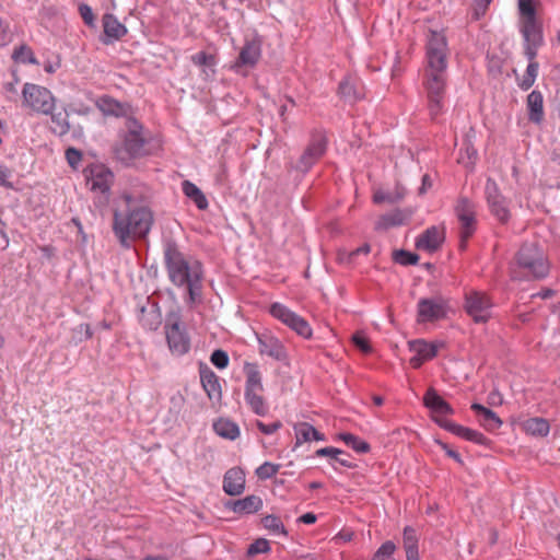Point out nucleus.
I'll return each mask as SVG.
<instances>
[{
    "label": "nucleus",
    "mask_w": 560,
    "mask_h": 560,
    "mask_svg": "<svg viewBox=\"0 0 560 560\" xmlns=\"http://www.w3.org/2000/svg\"><path fill=\"white\" fill-rule=\"evenodd\" d=\"M163 262L170 282L184 291L188 306L202 301L205 270L200 260L185 254L171 236L163 237Z\"/></svg>",
    "instance_id": "obj_1"
},
{
    "label": "nucleus",
    "mask_w": 560,
    "mask_h": 560,
    "mask_svg": "<svg viewBox=\"0 0 560 560\" xmlns=\"http://www.w3.org/2000/svg\"><path fill=\"white\" fill-rule=\"evenodd\" d=\"M127 209L115 210L113 215V232L124 248H130L136 240L145 238L153 224L151 209L132 202L130 196H125Z\"/></svg>",
    "instance_id": "obj_2"
},
{
    "label": "nucleus",
    "mask_w": 560,
    "mask_h": 560,
    "mask_svg": "<svg viewBox=\"0 0 560 560\" xmlns=\"http://www.w3.org/2000/svg\"><path fill=\"white\" fill-rule=\"evenodd\" d=\"M550 265L544 250L537 243L525 242L522 244L511 266L513 280H540L549 275Z\"/></svg>",
    "instance_id": "obj_3"
},
{
    "label": "nucleus",
    "mask_w": 560,
    "mask_h": 560,
    "mask_svg": "<svg viewBox=\"0 0 560 560\" xmlns=\"http://www.w3.org/2000/svg\"><path fill=\"white\" fill-rule=\"evenodd\" d=\"M127 128L122 143L113 148L114 156L125 165H129L133 159L150 154L148 142L141 135L142 125L136 118H129Z\"/></svg>",
    "instance_id": "obj_4"
},
{
    "label": "nucleus",
    "mask_w": 560,
    "mask_h": 560,
    "mask_svg": "<svg viewBox=\"0 0 560 560\" xmlns=\"http://www.w3.org/2000/svg\"><path fill=\"white\" fill-rule=\"evenodd\" d=\"M448 46L445 35L430 31L425 45V57L430 72L445 73L447 68Z\"/></svg>",
    "instance_id": "obj_5"
},
{
    "label": "nucleus",
    "mask_w": 560,
    "mask_h": 560,
    "mask_svg": "<svg viewBox=\"0 0 560 560\" xmlns=\"http://www.w3.org/2000/svg\"><path fill=\"white\" fill-rule=\"evenodd\" d=\"M165 335L172 352L183 355L190 349V340L182 327V315L179 310H172L166 314Z\"/></svg>",
    "instance_id": "obj_6"
},
{
    "label": "nucleus",
    "mask_w": 560,
    "mask_h": 560,
    "mask_svg": "<svg viewBox=\"0 0 560 560\" xmlns=\"http://www.w3.org/2000/svg\"><path fill=\"white\" fill-rule=\"evenodd\" d=\"M455 213L459 222V249L466 250L468 240L477 229L476 205L467 197H460L455 206Z\"/></svg>",
    "instance_id": "obj_7"
},
{
    "label": "nucleus",
    "mask_w": 560,
    "mask_h": 560,
    "mask_svg": "<svg viewBox=\"0 0 560 560\" xmlns=\"http://www.w3.org/2000/svg\"><path fill=\"white\" fill-rule=\"evenodd\" d=\"M491 298L482 291L470 290L464 296V310L476 324H486L491 318Z\"/></svg>",
    "instance_id": "obj_8"
},
{
    "label": "nucleus",
    "mask_w": 560,
    "mask_h": 560,
    "mask_svg": "<svg viewBox=\"0 0 560 560\" xmlns=\"http://www.w3.org/2000/svg\"><path fill=\"white\" fill-rule=\"evenodd\" d=\"M261 57V40L259 38L246 39L235 61L229 69L242 77L248 75V70L257 66Z\"/></svg>",
    "instance_id": "obj_9"
},
{
    "label": "nucleus",
    "mask_w": 560,
    "mask_h": 560,
    "mask_svg": "<svg viewBox=\"0 0 560 560\" xmlns=\"http://www.w3.org/2000/svg\"><path fill=\"white\" fill-rule=\"evenodd\" d=\"M269 313L304 339L312 337L313 330L308 322L282 303L273 302L270 304Z\"/></svg>",
    "instance_id": "obj_10"
},
{
    "label": "nucleus",
    "mask_w": 560,
    "mask_h": 560,
    "mask_svg": "<svg viewBox=\"0 0 560 560\" xmlns=\"http://www.w3.org/2000/svg\"><path fill=\"white\" fill-rule=\"evenodd\" d=\"M448 301L442 295L422 298L417 303V320L433 323L447 316Z\"/></svg>",
    "instance_id": "obj_11"
},
{
    "label": "nucleus",
    "mask_w": 560,
    "mask_h": 560,
    "mask_svg": "<svg viewBox=\"0 0 560 560\" xmlns=\"http://www.w3.org/2000/svg\"><path fill=\"white\" fill-rule=\"evenodd\" d=\"M22 93L25 102L34 110L47 115L55 109V98L47 88L25 83Z\"/></svg>",
    "instance_id": "obj_12"
},
{
    "label": "nucleus",
    "mask_w": 560,
    "mask_h": 560,
    "mask_svg": "<svg viewBox=\"0 0 560 560\" xmlns=\"http://www.w3.org/2000/svg\"><path fill=\"white\" fill-rule=\"evenodd\" d=\"M520 32L524 40V55L527 59H535L538 49L544 45L542 25L539 21L521 22Z\"/></svg>",
    "instance_id": "obj_13"
},
{
    "label": "nucleus",
    "mask_w": 560,
    "mask_h": 560,
    "mask_svg": "<svg viewBox=\"0 0 560 560\" xmlns=\"http://www.w3.org/2000/svg\"><path fill=\"white\" fill-rule=\"evenodd\" d=\"M84 176L92 191L108 194L114 182L113 172L103 164H93L84 168Z\"/></svg>",
    "instance_id": "obj_14"
},
{
    "label": "nucleus",
    "mask_w": 560,
    "mask_h": 560,
    "mask_svg": "<svg viewBox=\"0 0 560 560\" xmlns=\"http://www.w3.org/2000/svg\"><path fill=\"white\" fill-rule=\"evenodd\" d=\"M433 421L442 429L466 440L469 442H474L478 445H486L488 439L479 431L472 430L470 428L457 424L451 420L444 418L434 417Z\"/></svg>",
    "instance_id": "obj_15"
},
{
    "label": "nucleus",
    "mask_w": 560,
    "mask_h": 560,
    "mask_svg": "<svg viewBox=\"0 0 560 560\" xmlns=\"http://www.w3.org/2000/svg\"><path fill=\"white\" fill-rule=\"evenodd\" d=\"M200 382L208 398L213 402H221L222 387L220 377L206 364H199Z\"/></svg>",
    "instance_id": "obj_16"
},
{
    "label": "nucleus",
    "mask_w": 560,
    "mask_h": 560,
    "mask_svg": "<svg viewBox=\"0 0 560 560\" xmlns=\"http://www.w3.org/2000/svg\"><path fill=\"white\" fill-rule=\"evenodd\" d=\"M445 241L444 229L432 225L424 230L415 242L417 249L425 250L428 253L436 252Z\"/></svg>",
    "instance_id": "obj_17"
},
{
    "label": "nucleus",
    "mask_w": 560,
    "mask_h": 560,
    "mask_svg": "<svg viewBox=\"0 0 560 560\" xmlns=\"http://www.w3.org/2000/svg\"><path fill=\"white\" fill-rule=\"evenodd\" d=\"M103 35L100 40L104 45H110L120 40L127 34V27L118 21L113 13H105L102 16Z\"/></svg>",
    "instance_id": "obj_18"
},
{
    "label": "nucleus",
    "mask_w": 560,
    "mask_h": 560,
    "mask_svg": "<svg viewBox=\"0 0 560 560\" xmlns=\"http://www.w3.org/2000/svg\"><path fill=\"white\" fill-rule=\"evenodd\" d=\"M259 353L268 355L277 361H284L288 358L284 345L276 337L262 334L257 336Z\"/></svg>",
    "instance_id": "obj_19"
},
{
    "label": "nucleus",
    "mask_w": 560,
    "mask_h": 560,
    "mask_svg": "<svg viewBox=\"0 0 560 560\" xmlns=\"http://www.w3.org/2000/svg\"><path fill=\"white\" fill-rule=\"evenodd\" d=\"M410 350L415 355L410 359L413 368L418 369L424 361L433 359L438 354L439 346L423 339H416L409 342Z\"/></svg>",
    "instance_id": "obj_20"
},
{
    "label": "nucleus",
    "mask_w": 560,
    "mask_h": 560,
    "mask_svg": "<svg viewBox=\"0 0 560 560\" xmlns=\"http://www.w3.org/2000/svg\"><path fill=\"white\" fill-rule=\"evenodd\" d=\"M262 499L258 495L250 494L238 500H229L224 503V508L238 515L254 514L262 509Z\"/></svg>",
    "instance_id": "obj_21"
},
{
    "label": "nucleus",
    "mask_w": 560,
    "mask_h": 560,
    "mask_svg": "<svg viewBox=\"0 0 560 560\" xmlns=\"http://www.w3.org/2000/svg\"><path fill=\"white\" fill-rule=\"evenodd\" d=\"M423 405L428 408L434 417L442 418L441 416H448L454 413L453 407L439 395V393L430 387L423 396Z\"/></svg>",
    "instance_id": "obj_22"
},
{
    "label": "nucleus",
    "mask_w": 560,
    "mask_h": 560,
    "mask_svg": "<svg viewBox=\"0 0 560 560\" xmlns=\"http://www.w3.org/2000/svg\"><path fill=\"white\" fill-rule=\"evenodd\" d=\"M245 489V472L240 467L229 469L223 477V490L231 497L240 495Z\"/></svg>",
    "instance_id": "obj_23"
},
{
    "label": "nucleus",
    "mask_w": 560,
    "mask_h": 560,
    "mask_svg": "<svg viewBox=\"0 0 560 560\" xmlns=\"http://www.w3.org/2000/svg\"><path fill=\"white\" fill-rule=\"evenodd\" d=\"M527 118L532 124L541 125L545 119L544 95L533 90L526 97Z\"/></svg>",
    "instance_id": "obj_24"
},
{
    "label": "nucleus",
    "mask_w": 560,
    "mask_h": 560,
    "mask_svg": "<svg viewBox=\"0 0 560 560\" xmlns=\"http://www.w3.org/2000/svg\"><path fill=\"white\" fill-rule=\"evenodd\" d=\"M149 307L142 305L140 307L139 323L147 330H156L162 323V315L158 302L148 300Z\"/></svg>",
    "instance_id": "obj_25"
},
{
    "label": "nucleus",
    "mask_w": 560,
    "mask_h": 560,
    "mask_svg": "<svg viewBox=\"0 0 560 560\" xmlns=\"http://www.w3.org/2000/svg\"><path fill=\"white\" fill-rule=\"evenodd\" d=\"M328 147V138L323 129L311 132L310 141L304 151L311 154L317 162L325 155Z\"/></svg>",
    "instance_id": "obj_26"
},
{
    "label": "nucleus",
    "mask_w": 560,
    "mask_h": 560,
    "mask_svg": "<svg viewBox=\"0 0 560 560\" xmlns=\"http://www.w3.org/2000/svg\"><path fill=\"white\" fill-rule=\"evenodd\" d=\"M471 410L476 413L479 419L480 424L488 431H495L502 425V420L500 417L492 411L491 409L485 407L481 404L474 402L471 405Z\"/></svg>",
    "instance_id": "obj_27"
},
{
    "label": "nucleus",
    "mask_w": 560,
    "mask_h": 560,
    "mask_svg": "<svg viewBox=\"0 0 560 560\" xmlns=\"http://www.w3.org/2000/svg\"><path fill=\"white\" fill-rule=\"evenodd\" d=\"M245 374L244 392H264L262 375L259 365L254 362H245L243 366Z\"/></svg>",
    "instance_id": "obj_28"
},
{
    "label": "nucleus",
    "mask_w": 560,
    "mask_h": 560,
    "mask_svg": "<svg viewBox=\"0 0 560 560\" xmlns=\"http://www.w3.org/2000/svg\"><path fill=\"white\" fill-rule=\"evenodd\" d=\"M98 109L106 116L124 117L127 116L130 106L127 103H121L110 96H102L97 101Z\"/></svg>",
    "instance_id": "obj_29"
},
{
    "label": "nucleus",
    "mask_w": 560,
    "mask_h": 560,
    "mask_svg": "<svg viewBox=\"0 0 560 560\" xmlns=\"http://www.w3.org/2000/svg\"><path fill=\"white\" fill-rule=\"evenodd\" d=\"M358 80L353 77H345L338 85V95L341 100L349 104H354L362 98V94L358 89Z\"/></svg>",
    "instance_id": "obj_30"
},
{
    "label": "nucleus",
    "mask_w": 560,
    "mask_h": 560,
    "mask_svg": "<svg viewBox=\"0 0 560 560\" xmlns=\"http://www.w3.org/2000/svg\"><path fill=\"white\" fill-rule=\"evenodd\" d=\"M294 432H295V446L301 445L305 442L311 441H325L326 436L318 430H316L312 424L308 422H299L294 425Z\"/></svg>",
    "instance_id": "obj_31"
},
{
    "label": "nucleus",
    "mask_w": 560,
    "mask_h": 560,
    "mask_svg": "<svg viewBox=\"0 0 560 560\" xmlns=\"http://www.w3.org/2000/svg\"><path fill=\"white\" fill-rule=\"evenodd\" d=\"M413 212L412 208L395 209L381 217L380 225L384 229L402 225L412 217Z\"/></svg>",
    "instance_id": "obj_32"
},
{
    "label": "nucleus",
    "mask_w": 560,
    "mask_h": 560,
    "mask_svg": "<svg viewBox=\"0 0 560 560\" xmlns=\"http://www.w3.org/2000/svg\"><path fill=\"white\" fill-rule=\"evenodd\" d=\"M182 190L184 195L191 200L199 210H206L209 206L208 200L201 189L191 183L190 180L185 179L182 183Z\"/></svg>",
    "instance_id": "obj_33"
},
{
    "label": "nucleus",
    "mask_w": 560,
    "mask_h": 560,
    "mask_svg": "<svg viewBox=\"0 0 560 560\" xmlns=\"http://www.w3.org/2000/svg\"><path fill=\"white\" fill-rule=\"evenodd\" d=\"M195 66L203 67L202 73L205 79L212 78L215 74L217 58L214 55L206 51H199L190 57Z\"/></svg>",
    "instance_id": "obj_34"
},
{
    "label": "nucleus",
    "mask_w": 560,
    "mask_h": 560,
    "mask_svg": "<svg viewBox=\"0 0 560 560\" xmlns=\"http://www.w3.org/2000/svg\"><path fill=\"white\" fill-rule=\"evenodd\" d=\"M261 394L262 392H244V399L256 416L264 417L269 412V406Z\"/></svg>",
    "instance_id": "obj_35"
},
{
    "label": "nucleus",
    "mask_w": 560,
    "mask_h": 560,
    "mask_svg": "<svg viewBox=\"0 0 560 560\" xmlns=\"http://www.w3.org/2000/svg\"><path fill=\"white\" fill-rule=\"evenodd\" d=\"M213 430L219 436L230 441H234L240 436L238 425L230 419L220 418L213 423Z\"/></svg>",
    "instance_id": "obj_36"
},
{
    "label": "nucleus",
    "mask_w": 560,
    "mask_h": 560,
    "mask_svg": "<svg viewBox=\"0 0 560 560\" xmlns=\"http://www.w3.org/2000/svg\"><path fill=\"white\" fill-rule=\"evenodd\" d=\"M428 98L444 97L445 92V77L444 73L429 72L425 82Z\"/></svg>",
    "instance_id": "obj_37"
},
{
    "label": "nucleus",
    "mask_w": 560,
    "mask_h": 560,
    "mask_svg": "<svg viewBox=\"0 0 560 560\" xmlns=\"http://www.w3.org/2000/svg\"><path fill=\"white\" fill-rule=\"evenodd\" d=\"M523 428L526 433L533 436H547L550 431V424L547 419L541 417H534L523 422Z\"/></svg>",
    "instance_id": "obj_38"
},
{
    "label": "nucleus",
    "mask_w": 560,
    "mask_h": 560,
    "mask_svg": "<svg viewBox=\"0 0 560 560\" xmlns=\"http://www.w3.org/2000/svg\"><path fill=\"white\" fill-rule=\"evenodd\" d=\"M60 112H55L52 109L51 113V121L54 124V127H51V131L57 135L58 137L66 136L70 130V124H69V112L66 107L61 108Z\"/></svg>",
    "instance_id": "obj_39"
},
{
    "label": "nucleus",
    "mask_w": 560,
    "mask_h": 560,
    "mask_svg": "<svg viewBox=\"0 0 560 560\" xmlns=\"http://www.w3.org/2000/svg\"><path fill=\"white\" fill-rule=\"evenodd\" d=\"M338 439L359 454H366L371 450V446L368 442L361 440L359 436L352 433L341 432L338 434Z\"/></svg>",
    "instance_id": "obj_40"
},
{
    "label": "nucleus",
    "mask_w": 560,
    "mask_h": 560,
    "mask_svg": "<svg viewBox=\"0 0 560 560\" xmlns=\"http://www.w3.org/2000/svg\"><path fill=\"white\" fill-rule=\"evenodd\" d=\"M527 60L529 62L526 68V72L523 75L522 80H520L517 83L518 88L523 91H527L534 85L536 78L538 75V69H539V65L537 61H535V59H527Z\"/></svg>",
    "instance_id": "obj_41"
},
{
    "label": "nucleus",
    "mask_w": 560,
    "mask_h": 560,
    "mask_svg": "<svg viewBox=\"0 0 560 560\" xmlns=\"http://www.w3.org/2000/svg\"><path fill=\"white\" fill-rule=\"evenodd\" d=\"M489 210L502 224L510 220V210L508 208L506 199L504 197L488 203Z\"/></svg>",
    "instance_id": "obj_42"
},
{
    "label": "nucleus",
    "mask_w": 560,
    "mask_h": 560,
    "mask_svg": "<svg viewBox=\"0 0 560 560\" xmlns=\"http://www.w3.org/2000/svg\"><path fill=\"white\" fill-rule=\"evenodd\" d=\"M260 524L271 534L288 536V530L285 529L283 523L281 522L280 517L275 514L264 516L260 520Z\"/></svg>",
    "instance_id": "obj_43"
},
{
    "label": "nucleus",
    "mask_w": 560,
    "mask_h": 560,
    "mask_svg": "<svg viewBox=\"0 0 560 560\" xmlns=\"http://www.w3.org/2000/svg\"><path fill=\"white\" fill-rule=\"evenodd\" d=\"M393 260L401 266H415L419 262L420 256L417 253L407 249H395L392 255Z\"/></svg>",
    "instance_id": "obj_44"
},
{
    "label": "nucleus",
    "mask_w": 560,
    "mask_h": 560,
    "mask_svg": "<svg viewBox=\"0 0 560 560\" xmlns=\"http://www.w3.org/2000/svg\"><path fill=\"white\" fill-rule=\"evenodd\" d=\"M316 163L317 161L310 153L303 151L295 162L290 163V170L305 175Z\"/></svg>",
    "instance_id": "obj_45"
},
{
    "label": "nucleus",
    "mask_w": 560,
    "mask_h": 560,
    "mask_svg": "<svg viewBox=\"0 0 560 560\" xmlns=\"http://www.w3.org/2000/svg\"><path fill=\"white\" fill-rule=\"evenodd\" d=\"M521 22H535L537 19L536 7L533 0H518Z\"/></svg>",
    "instance_id": "obj_46"
},
{
    "label": "nucleus",
    "mask_w": 560,
    "mask_h": 560,
    "mask_svg": "<svg viewBox=\"0 0 560 560\" xmlns=\"http://www.w3.org/2000/svg\"><path fill=\"white\" fill-rule=\"evenodd\" d=\"M12 58L16 62L38 65L33 50L27 45H21L14 49Z\"/></svg>",
    "instance_id": "obj_47"
},
{
    "label": "nucleus",
    "mask_w": 560,
    "mask_h": 560,
    "mask_svg": "<svg viewBox=\"0 0 560 560\" xmlns=\"http://www.w3.org/2000/svg\"><path fill=\"white\" fill-rule=\"evenodd\" d=\"M270 551V544L266 538H257L252 542L246 551L248 558H253L259 553H268Z\"/></svg>",
    "instance_id": "obj_48"
},
{
    "label": "nucleus",
    "mask_w": 560,
    "mask_h": 560,
    "mask_svg": "<svg viewBox=\"0 0 560 560\" xmlns=\"http://www.w3.org/2000/svg\"><path fill=\"white\" fill-rule=\"evenodd\" d=\"M395 550H396V545L392 540H386L375 551L372 560H390Z\"/></svg>",
    "instance_id": "obj_49"
},
{
    "label": "nucleus",
    "mask_w": 560,
    "mask_h": 560,
    "mask_svg": "<svg viewBox=\"0 0 560 560\" xmlns=\"http://www.w3.org/2000/svg\"><path fill=\"white\" fill-rule=\"evenodd\" d=\"M280 469L279 464L265 462L256 469V475L259 479L266 480L272 478Z\"/></svg>",
    "instance_id": "obj_50"
},
{
    "label": "nucleus",
    "mask_w": 560,
    "mask_h": 560,
    "mask_svg": "<svg viewBox=\"0 0 560 560\" xmlns=\"http://www.w3.org/2000/svg\"><path fill=\"white\" fill-rule=\"evenodd\" d=\"M210 362L219 370L228 368L230 358L226 351L215 349L210 355Z\"/></svg>",
    "instance_id": "obj_51"
},
{
    "label": "nucleus",
    "mask_w": 560,
    "mask_h": 560,
    "mask_svg": "<svg viewBox=\"0 0 560 560\" xmlns=\"http://www.w3.org/2000/svg\"><path fill=\"white\" fill-rule=\"evenodd\" d=\"M402 539H404V548L411 549V548H418V535L417 530L411 526H406L404 528L402 533Z\"/></svg>",
    "instance_id": "obj_52"
},
{
    "label": "nucleus",
    "mask_w": 560,
    "mask_h": 560,
    "mask_svg": "<svg viewBox=\"0 0 560 560\" xmlns=\"http://www.w3.org/2000/svg\"><path fill=\"white\" fill-rule=\"evenodd\" d=\"M351 340H352V343L354 345V347L357 349H359L361 352L368 354L372 351L370 341L363 332H361V331L354 332L351 337Z\"/></svg>",
    "instance_id": "obj_53"
},
{
    "label": "nucleus",
    "mask_w": 560,
    "mask_h": 560,
    "mask_svg": "<svg viewBox=\"0 0 560 560\" xmlns=\"http://www.w3.org/2000/svg\"><path fill=\"white\" fill-rule=\"evenodd\" d=\"M79 14L88 27H95V15L92 8L86 3H80L78 7Z\"/></svg>",
    "instance_id": "obj_54"
},
{
    "label": "nucleus",
    "mask_w": 560,
    "mask_h": 560,
    "mask_svg": "<svg viewBox=\"0 0 560 560\" xmlns=\"http://www.w3.org/2000/svg\"><path fill=\"white\" fill-rule=\"evenodd\" d=\"M485 195H486L487 203L494 201V200H499L500 198L503 197L499 190V187H498L495 180H493L492 178H488L486 182Z\"/></svg>",
    "instance_id": "obj_55"
},
{
    "label": "nucleus",
    "mask_w": 560,
    "mask_h": 560,
    "mask_svg": "<svg viewBox=\"0 0 560 560\" xmlns=\"http://www.w3.org/2000/svg\"><path fill=\"white\" fill-rule=\"evenodd\" d=\"M256 428L265 435H271L276 431L282 428V422L280 420H276L271 423H265L260 420H255Z\"/></svg>",
    "instance_id": "obj_56"
},
{
    "label": "nucleus",
    "mask_w": 560,
    "mask_h": 560,
    "mask_svg": "<svg viewBox=\"0 0 560 560\" xmlns=\"http://www.w3.org/2000/svg\"><path fill=\"white\" fill-rule=\"evenodd\" d=\"M66 160L68 164L75 170L82 160V152L75 148L70 147L66 150Z\"/></svg>",
    "instance_id": "obj_57"
},
{
    "label": "nucleus",
    "mask_w": 560,
    "mask_h": 560,
    "mask_svg": "<svg viewBox=\"0 0 560 560\" xmlns=\"http://www.w3.org/2000/svg\"><path fill=\"white\" fill-rule=\"evenodd\" d=\"M315 455L317 457H330L332 459H336L337 458V455H347V456H350L349 454H347L345 451L340 450V448H337V447H332V446H326V447H322V448H318L316 452H315Z\"/></svg>",
    "instance_id": "obj_58"
},
{
    "label": "nucleus",
    "mask_w": 560,
    "mask_h": 560,
    "mask_svg": "<svg viewBox=\"0 0 560 560\" xmlns=\"http://www.w3.org/2000/svg\"><path fill=\"white\" fill-rule=\"evenodd\" d=\"M492 0H474L472 20L478 21L485 15Z\"/></svg>",
    "instance_id": "obj_59"
},
{
    "label": "nucleus",
    "mask_w": 560,
    "mask_h": 560,
    "mask_svg": "<svg viewBox=\"0 0 560 560\" xmlns=\"http://www.w3.org/2000/svg\"><path fill=\"white\" fill-rule=\"evenodd\" d=\"M11 176H12V171L9 167L0 164V186L1 187L8 188V189L14 188L13 183L9 180V178Z\"/></svg>",
    "instance_id": "obj_60"
},
{
    "label": "nucleus",
    "mask_w": 560,
    "mask_h": 560,
    "mask_svg": "<svg viewBox=\"0 0 560 560\" xmlns=\"http://www.w3.org/2000/svg\"><path fill=\"white\" fill-rule=\"evenodd\" d=\"M435 443H436L438 445H440V446H441V448L445 452V454H446L448 457L453 458V459H454L456 463H458L459 465H463V464H464V462H463V459H462L460 454H459L458 452H456V451L452 450V448L448 446V444H446V443H444L443 441L438 440V439L435 440Z\"/></svg>",
    "instance_id": "obj_61"
},
{
    "label": "nucleus",
    "mask_w": 560,
    "mask_h": 560,
    "mask_svg": "<svg viewBox=\"0 0 560 560\" xmlns=\"http://www.w3.org/2000/svg\"><path fill=\"white\" fill-rule=\"evenodd\" d=\"M442 100H443V97L429 98V110H430V115L432 116V118L438 117L442 113V109H443Z\"/></svg>",
    "instance_id": "obj_62"
},
{
    "label": "nucleus",
    "mask_w": 560,
    "mask_h": 560,
    "mask_svg": "<svg viewBox=\"0 0 560 560\" xmlns=\"http://www.w3.org/2000/svg\"><path fill=\"white\" fill-rule=\"evenodd\" d=\"M392 198H395V203L401 201L406 195L407 189L404 187L400 183H396L395 188L393 191H386Z\"/></svg>",
    "instance_id": "obj_63"
},
{
    "label": "nucleus",
    "mask_w": 560,
    "mask_h": 560,
    "mask_svg": "<svg viewBox=\"0 0 560 560\" xmlns=\"http://www.w3.org/2000/svg\"><path fill=\"white\" fill-rule=\"evenodd\" d=\"M373 201L374 203H383V202H387V203H395V198L390 197L386 191L384 190H377L374 192L373 195Z\"/></svg>",
    "instance_id": "obj_64"
}]
</instances>
